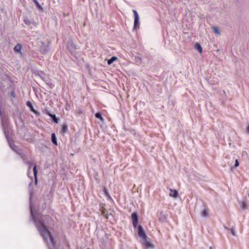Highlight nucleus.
<instances>
[{"instance_id": "nucleus-6", "label": "nucleus", "mask_w": 249, "mask_h": 249, "mask_svg": "<svg viewBox=\"0 0 249 249\" xmlns=\"http://www.w3.org/2000/svg\"><path fill=\"white\" fill-rule=\"evenodd\" d=\"M131 218L132 219L133 225L134 227H136L138 222V214L135 213H133L131 215Z\"/></svg>"}, {"instance_id": "nucleus-2", "label": "nucleus", "mask_w": 249, "mask_h": 249, "mask_svg": "<svg viewBox=\"0 0 249 249\" xmlns=\"http://www.w3.org/2000/svg\"><path fill=\"white\" fill-rule=\"evenodd\" d=\"M4 133L11 148L18 154H20V150L18 149V147L14 144L11 138L9 135L8 131H7L5 129H4Z\"/></svg>"}, {"instance_id": "nucleus-5", "label": "nucleus", "mask_w": 249, "mask_h": 249, "mask_svg": "<svg viewBox=\"0 0 249 249\" xmlns=\"http://www.w3.org/2000/svg\"><path fill=\"white\" fill-rule=\"evenodd\" d=\"M138 233L140 237H141L142 239L145 238V237L147 236L143 231L142 226L141 225L138 226Z\"/></svg>"}, {"instance_id": "nucleus-4", "label": "nucleus", "mask_w": 249, "mask_h": 249, "mask_svg": "<svg viewBox=\"0 0 249 249\" xmlns=\"http://www.w3.org/2000/svg\"><path fill=\"white\" fill-rule=\"evenodd\" d=\"M143 240V244L148 248H152L153 247L152 244H151L150 239L147 236L145 237V238H143L142 239Z\"/></svg>"}, {"instance_id": "nucleus-15", "label": "nucleus", "mask_w": 249, "mask_h": 249, "mask_svg": "<svg viewBox=\"0 0 249 249\" xmlns=\"http://www.w3.org/2000/svg\"><path fill=\"white\" fill-rule=\"evenodd\" d=\"M52 141L53 143L55 144H57L56 138L54 133L52 134Z\"/></svg>"}, {"instance_id": "nucleus-21", "label": "nucleus", "mask_w": 249, "mask_h": 249, "mask_svg": "<svg viewBox=\"0 0 249 249\" xmlns=\"http://www.w3.org/2000/svg\"><path fill=\"white\" fill-rule=\"evenodd\" d=\"M62 129L63 132H66L68 130V126L67 125H63Z\"/></svg>"}, {"instance_id": "nucleus-19", "label": "nucleus", "mask_w": 249, "mask_h": 249, "mask_svg": "<svg viewBox=\"0 0 249 249\" xmlns=\"http://www.w3.org/2000/svg\"><path fill=\"white\" fill-rule=\"evenodd\" d=\"M95 116L97 118L100 119L101 120H103V118L102 116V114L100 112H98L95 114Z\"/></svg>"}, {"instance_id": "nucleus-10", "label": "nucleus", "mask_w": 249, "mask_h": 249, "mask_svg": "<svg viewBox=\"0 0 249 249\" xmlns=\"http://www.w3.org/2000/svg\"><path fill=\"white\" fill-rule=\"evenodd\" d=\"M33 171H34V175L35 178V184H36L37 183V170L36 169V165H35L33 168Z\"/></svg>"}, {"instance_id": "nucleus-7", "label": "nucleus", "mask_w": 249, "mask_h": 249, "mask_svg": "<svg viewBox=\"0 0 249 249\" xmlns=\"http://www.w3.org/2000/svg\"><path fill=\"white\" fill-rule=\"evenodd\" d=\"M170 193L169 196L174 198H176L178 196V192L175 189H170Z\"/></svg>"}, {"instance_id": "nucleus-29", "label": "nucleus", "mask_w": 249, "mask_h": 249, "mask_svg": "<svg viewBox=\"0 0 249 249\" xmlns=\"http://www.w3.org/2000/svg\"><path fill=\"white\" fill-rule=\"evenodd\" d=\"M248 196H249V195H248Z\"/></svg>"}, {"instance_id": "nucleus-12", "label": "nucleus", "mask_w": 249, "mask_h": 249, "mask_svg": "<svg viewBox=\"0 0 249 249\" xmlns=\"http://www.w3.org/2000/svg\"><path fill=\"white\" fill-rule=\"evenodd\" d=\"M22 48L21 45L20 44H18L14 47V50L16 52L18 53L20 51Z\"/></svg>"}, {"instance_id": "nucleus-17", "label": "nucleus", "mask_w": 249, "mask_h": 249, "mask_svg": "<svg viewBox=\"0 0 249 249\" xmlns=\"http://www.w3.org/2000/svg\"><path fill=\"white\" fill-rule=\"evenodd\" d=\"M49 115L51 117V118L53 119L54 122H55L56 123H58V119L56 118L55 114H52L51 113H49Z\"/></svg>"}, {"instance_id": "nucleus-25", "label": "nucleus", "mask_w": 249, "mask_h": 249, "mask_svg": "<svg viewBox=\"0 0 249 249\" xmlns=\"http://www.w3.org/2000/svg\"><path fill=\"white\" fill-rule=\"evenodd\" d=\"M35 2L37 5L38 4V2L36 0H35Z\"/></svg>"}, {"instance_id": "nucleus-13", "label": "nucleus", "mask_w": 249, "mask_h": 249, "mask_svg": "<svg viewBox=\"0 0 249 249\" xmlns=\"http://www.w3.org/2000/svg\"><path fill=\"white\" fill-rule=\"evenodd\" d=\"M208 214H209L208 209H204L201 213V215L203 217H207L208 216Z\"/></svg>"}, {"instance_id": "nucleus-28", "label": "nucleus", "mask_w": 249, "mask_h": 249, "mask_svg": "<svg viewBox=\"0 0 249 249\" xmlns=\"http://www.w3.org/2000/svg\"><path fill=\"white\" fill-rule=\"evenodd\" d=\"M107 218H108V216H107Z\"/></svg>"}, {"instance_id": "nucleus-1", "label": "nucleus", "mask_w": 249, "mask_h": 249, "mask_svg": "<svg viewBox=\"0 0 249 249\" xmlns=\"http://www.w3.org/2000/svg\"><path fill=\"white\" fill-rule=\"evenodd\" d=\"M30 209L32 219L40 235L44 241L48 243L50 249H55V241L47 227L44 224L43 217H41L40 218L34 214L31 205H30Z\"/></svg>"}, {"instance_id": "nucleus-16", "label": "nucleus", "mask_w": 249, "mask_h": 249, "mask_svg": "<svg viewBox=\"0 0 249 249\" xmlns=\"http://www.w3.org/2000/svg\"><path fill=\"white\" fill-rule=\"evenodd\" d=\"M117 57L113 56L110 59H108L107 61V63L109 65L111 64L115 60L117 59Z\"/></svg>"}, {"instance_id": "nucleus-22", "label": "nucleus", "mask_w": 249, "mask_h": 249, "mask_svg": "<svg viewBox=\"0 0 249 249\" xmlns=\"http://www.w3.org/2000/svg\"><path fill=\"white\" fill-rule=\"evenodd\" d=\"M239 163L238 160H236L235 161V164H234L235 167H238L239 166Z\"/></svg>"}, {"instance_id": "nucleus-23", "label": "nucleus", "mask_w": 249, "mask_h": 249, "mask_svg": "<svg viewBox=\"0 0 249 249\" xmlns=\"http://www.w3.org/2000/svg\"><path fill=\"white\" fill-rule=\"evenodd\" d=\"M11 95L12 96V97L13 98H15V92L14 91H12Z\"/></svg>"}, {"instance_id": "nucleus-27", "label": "nucleus", "mask_w": 249, "mask_h": 249, "mask_svg": "<svg viewBox=\"0 0 249 249\" xmlns=\"http://www.w3.org/2000/svg\"><path fill=\"white\" fill-rule=\"evenodd\" d=\"M24 22H25V23L26 24H27V23L26 22V20H24Z\"/></svg>"}, {"instance_id": "nucleus-26", "label": "nucleus", "mask_w": 249, "mask_h": 249, "mask_svg": "<svg viewBox=\"0 0 249 249\" xmlns=\"http://www.w3.org/2000/svg\"><path fill=\"white\" fill-rule=\"evenodd\" d=\"M42 79L43 80H45V78L43 77H42Z\"/></svg>"}, {"instance_id": "nucleus-8", "label": "nucleus", "mask_w": 249, "mask_h": 249, "mask_svg": "<svg viewBox=\"0 0 249 249\" xmlns=\"http://www.w3.org/2000/svg\"><path fill=\"white\" fill-rule=\"evenodd\" d=\"M27 105L30 107V110L32 112H33L34 113H36L37 115H39V113L35 110L32 103L30 101H28L27 102Z\"/></svg>"}, {"instance_id": "nucleus-20", "label": "nucleus", "mask_w": 249, "mask_h": 249, "mask_svg": "<svg viewBox=\"0 0 249 249\" xmlns=\"http://www.w3.org/2000/svg\"><path fill=\"white\" fill-rule=\"evenodd\" d=\"M230 231H231V234L232 235H235V229L234 228H231L230 229Z\"/></svg>"}, {"instance_id": "nucleus-18", "label": "nucleus", "mask_w": 249, "mask_h": 249, "mask_svg": "<svg viewBox=\"0 0 249 249\" xmlns=\"http://www.w3.org/2000/svg\"><path fill=\"white\" fill-rule=\"evenodd\" d=\"M213 30L214 33L217 35H219L220 34V32L218 29V28L216 27H213Z\"/></svg>"}, {"instance_id": "nucleus-24", "label": "nucleus", "mask_w": 249, "mask_h": 249, "mask_svg": "<svg viewBox=\"0 0 249 249\" xmlns=\"http://www.w3.org/2000/svg\"><path fill=\"white\" fill-rule=\"evenodd\" d=\"M41 52L43 53H45L46 52H47V49H45L44 50H43V49H41Z\"/></svg>"}, {"instance_id": "nucleus-9", "label": "nucleus", "mask_w": 249, "mask_h": 249, "mask_svg": "<svg viewBox=\"0 0 249 249\" xmlns=\"http://www.w3.org/2000/svg\"><path fill=\"white\" fill-rule=\"evenodd\" d=\"M67 47L71 51H72L73 50L75 49L74 44L72 41L69 42L67 43Z\"/></svg>"}, {"instance_id": "nucleus-11", "label": "nucleus", "mask_w": 249, "mask_h": 249, "mask_svg": "<svg viewBox=\"0 0 249 249\" xmlns=\"http://www.w3.org/2000/svg\"><path fill=\"white\" fill-rule=\"evenodd\" d=\"M239 204H240L241 208L243 210H245L247 208V207H248L247 203L245 201H244L242 202H239Z\"/></svg>"}, {"instance_id": "nucleus-3", "label": "nucleus", "mask_w": 249, "mask_h": 249, "mask_svg": "<svg viewBox=\"0 0 249 249\" xmlns=\"http://www.w3.org/2000/svg\"><path fill=\"white\" fill-rule=\"evenodd\" d=\"M133 12L134 15V28L135 29H137L139 28V15L137 12L135 10H133Z\"/></svg>"}, {"instance_id": "nucleus-14", "label": "nucleus", "mask_w": 249, "mask_h": 249, "mask_svg": "<svg viewBox=\"0 0 249 249\" xmlns=\"http://www.w3.org/2000/svg\"><path fill=\"white\" fill-rule=\"evenodd\" d=\"M195 48L196 50H198L200 53H202V49L201 45L199 43H196L195 44Z\"/></svg>"}]
</instances>
